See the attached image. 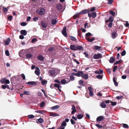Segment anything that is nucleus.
I'll list each match as a JSON object with an SVG mask.
<instances>
[{
  "instance_id": "1",
  "label": "nucleus",
  "mask_w": 129,
  "mask_h": 129,
  "mask_svg": "<svg viewBox=\"0 0 129 129\" xmlns=\"http://www.w3.org/2000/svg\"><path fill=\"white\" fill-rule=\"evenodd\" d=\"M59 71L58 70L56 69H54L50 70L49 72V73L50 76L53 77L55 76L57 74L59 73Z\"/></svg>"
},
{
  "instance_id": "2",
  "label": "nucleus",
  "mask_w": 129,
  "mask_h": 129,
  "mask_svg": "<svg viewBox=\"0 0 129 129\" xmlns=\"http://www.w3.org/2000/svg\"><path fill=\"white\" fill-rule=\"evenodd\" d=\"M37 13L39 15H43L45 12V10L43 8L38 9L37 11Z\"/></svg>"
},
{
  "instance_id": "3",
  "label": "nucleus",
  "mask_w": 129,
  "mask_h": 129,
  "mask_svg": "<svg viewBox=\"0 0 129 129\" xmlns=\"http://www.w3.org/2000/svg\"><path fill=\"white\" fill-rule=\"evenodd\" d=\"M62 35L65 37H67V28L66 27H64L62 31Z\"/></svg>"
},
{
  "instance_id": "4",
  "label": "nucleus",
  "mask_w": 129,
  "mask_h": 129,
  "mask_svg": "<svg viewBox=\"0 0 129 129\" xmlns=\"http://www.w3.org/2000/svg\"><path fill=\"white\" fill-rule=\"evenodd\" d=\"M37 82L36 81H31L28 82L27 83V84L31 86H35L37 85Z\"/></svg>"
},
{
  "instance_id": "5",
  "label": "nucleus",
  "mask_w": 129,
  "mask_h": 129,
  "mask_svg": "<svg viewBox=\"0 0 129 129\" xmlns=\"http://www.w3.org/2000/svg\"><path fill=\"white\" fill-rule=\"evenodd\" d=\"M67 123L66 122L63 121L61 124V126L59 127V129H64L65 128L64 127L66 126Z\"/></svg>"
},
{
  "instance_id": "6",
  "label": "nucleus",
  "mask_w": 129,
  "mask_h": 129,
  "mask_svg": "<svg viewBox=\"0 0 129 129\" xmlns=\"http://www.w3.org/2000/svg\"><path fill=\"white\" fill-rule=\"evenodd\" d=\"M89 11V10L88 9L83 10L80 12V14L82 15L88 13Z\"/></svg>"
},
{
  "instance_id": "7",
  "label": "nucleus",
  "mask_w": 129,
  "mask_h": 129,
  "mask_svg": "<svg viewBox=\"0 0 129 129\" xmlns=\"http://www.w3.org/2000/svg\"><path fill=\"white\" fill-rule=\"evenodd\" d=\"M102 55L101 54L99 53L95 55L94 56V58L95 59H98L100 57H102Z\"/></svg>"
},
{
  "instance_id": "8",
  "label": "nucleus",
  "mask_w": 129,
  "mask_h": 129,
  "mask_svg": "<svg viewBox=\"0 0 129 129\" xmlns=\"http://www.w3.org/2000/svg\"><path fill=\"white\" fill-rule=\"evenodd\" d=\"M104 117L103 116H100L98 117L96 119V120L100 121L101 120L104 119Z\"/></svg>"
},
{
  "instance_id": "9",
  "label": "nucleus",
  "mask_w": 129,
  "mask_h": 129,
  "mask_svg": "<svg viewBox=\"0 0 129 129\" xmlns=\"http://www.w3.org/2000/svg\"><path fill=\"white\" fill-rule=\"evenodd\" d=\"M68 81L66 82L67 81L64 79H63L61 80L60 83L62 84H66L68 82H70V80L69 79H68Z\"/></svg>"
},
{
  "instance_id": "10",
  "label": "nucleus",
  "mask_w": 129,
  "mask_h": 129,
  "mask_svg": "<svg viewBox=\"0 0 129 129\" xmlns=\"http://www.w3.org/2000/svg\"><path fill=\"white\" fill-rule=\"evenodd\" d=\"M70 49L73 51L77 50V46L73 45H71L70 46Z\"/></svg>"
},
{
  "instance_id": "11",
  "label": "nucleus",
  "mask_w": 129,
  "mask_h": 129,
  "mask_svg": "<svg viewBox=\"0 0 129 129\" xmlns=\"http://www.w3.org/2000/svg\"><path fill=\"white\" fill-rule=\"evenodd\" d=\"M36 69L37 70H35V73L38 76L40 75V69L39 68L37 67H36Z\"/></svg>"
},
{
  "instance_id": "12",
  "label": "nucleus",
  "mask_w": 129,
  "mask_h": 129,
  "mask_svg": "<svg viewBox=\"0 0 129 129\" xmlns=\"http://www.w3.org/2000/svg\"><path fill=\"white\" fill-rule=\"evenodd\" d=\"M85 38L89 42H92L95 39V38L94 37H93L92 39H89L88 37H86Z\"/></svg>"
},
{
  "instance_id": "13",
  "label": "nucleus",
  "mask_w": 129,
  "mask_h": 129,
  "mask_svg": "<svg viewBox=\"0 0 129 129\" xmlns=\"http://www.w3.org/2000/svg\"><path fill=\"white\" fill-rule=\"evenodd\" d=\"M83 73V72L82 71H79L77 73V76L78 77L82 76Z\"/></svg>"
},
{
  "instance_id": "14",
  "label": "nucleus",
  "mask_w": 129,
  "mask_h": 129,
  "mask_svg": "<svg viewBox=\"0 0 129 129\" xmlns=\"http://www.w3.org/2000/svg\"><path fill=\"white\" fill-rule=\"evenodd\" d=\"M95 73L97 74H101L103 73V71L101 70H99V71H95L94 72Z\"/></svg>"
},
{
  "instance_id": "15",
  "label": "nucleus",
  "mask_w": 129,
  "mask_h": 129,
  "mask_svg": "<svg viewBox=\"0 0 129 129\" xmlns=\"http://www.w3.org/2000/svg\"><path fill=\"white\" fill-rule=\"evenodd\" d=\"M10 41V38H9L7 39L4 42L5 45H9Z\"/></svg>"
},
{
  "instance_id": "16",
  "label": "nucleus",
  "mask_w": 129,
  "mask_h": 129,
  "mask_svg": "<svg viewBox=\"0 0 129 129\" xmlns=\"http://www.w3.org/2000/svg\"><path fill=\"white\" fill-rule=\"evenodd\" d=\"M115 60V59L114 57L112 56L111 57L109 60V62L110 63H113Z\"/></svg>"
},
{
  "instance_id": "17",
  "label": "nucleus",
  "mask_w": 129,
  "mask_h": 129,
  "mask_svg": "<svg viewBox=\"0 0 129 129\" xmlns=\"http://www.w3.org/2000/svg\"><path fill=\"white\" fill-rule=\"evenodd\" d=\"M20 33L24 36H25L27 34L26 30H21L20 31Z\"/></svg>"
},
{
  "instance_id": "18",
  "label": "nucleus",
  "mask_w": 129,
  "mask_h": 129,
  "mask_svg": "<svg viewBox=\"0 0 129 129\" xmlns=\"http://www.w3.org/2000/svg\"><path fill=\"white\" fill-rule=\"evenodd\" d=\"M9 8L8 7L7 8H5L4 7H3V10L5 13H6L7 12Z\"/></svg>"
},
{
  "instance_id": "19",
  "label": "nucleus",
  "mask_w": 129,
  "mask_h": 129,
  "mask_svg": "<svg viewBox=\"0 0 129 129\" xmlns=\"http://www.w3.org/2000/svg\"><path fill=\"white\" fill-rule=\"evenodd\" d=\"M82 77L85 79H87L88 78V76L87 74H83L82 76Z\"/></svg>"
},
{
  "instance_id": "20",
  "label": "nucleus",
  "mask_w": 129,
  "mask_h": 129,
  "mask_svg": "<svg viewBox=\"0 0 129 129\" xmlns=\"http://www.w3.org/2000/svg\"><path fill=\"white\" fill-rule=\"evenodd\" d=\"M113 21V18L111 16L110 17L109 19L106 20V22L107 23H108L109 22H112Z\"/></svg>"
},
{
  "instance_id": "21",
  "label": "nucleus",
  "mask_w": 129,
  "mask_h": 129,
  "mask_svg": "<svg viewBox=\"0 0 129 129\" xmlns=\"http://www.w3.org/2000/svg\"><path fill=\"white\" fill-rule=\"evenodd\" d=\"M42 27L44 28H46L47 26V24L46 23L44 22H42L41 23Z\"/></svg>"
},
{
  "instance_id": "22",
  "label": "nucleus",
  "mask_w": 129,
  "mask_h": 129,
  "mask_svg": "<svg viewBox=\"0 0 129 129\" xmlns=\"http://www.w3.org/2000/svg\"><path fill=\"white\" fill-rule=\"evenodd\" d=\"M100 106L103 108H105L106 106V105L105 103L103 102L101 103Z\"/></svg>"
},
{
  "instance_id": "23",
  "label": "nucleus",
  "mask_w": 129,
  "mask_h": 129,
  "mask_svg": "<svg viewBox=\"0 0 129 129\" xmlns=\"http://www.w3.org/2000/svg\"><path fill=\"white\" fill-rule=\"evenodd\" d=\"M38 59L41 61L44 60V58L43 56L41 55H40L38 57Z\"/></svg>"
},
{
  "instance_id": "24",
  "label": "nucleus",
  "mask_w": 129,
  "mask_h": 129,
  "mask_svg": "<svg viewBox=\"0 0 129 129\" xmlns=\"http://www.w3.org/2000/svg\"><path fill=\"white\" fill-rule=\"evenodd\" d=\"M101 47L98 46H95L94 47V49L95 50H101Z\"/></svg>"
},
{
  "instance_id": "25",
  "label": "nucleus",
  "mask_w": 129,
  "mask_h": 129,
  "mask_svg": "<svg viewBox=\"0 0 129 129\" xmlns=\"http://www.w3.org/2000/svg\"><path fill=\"white\" fill-rule=\"evenodd\" d=\"M85 37H87L89 36H93V34H91L90 33L88 32L85 34Z\"/></svg>"
},
{
  "instance_id": "26",
  "label": "nucleus",
  "mask_w": 129,
  "mask_h": 129,
  "mask_svg": "<svg viewBox=\"0 0 129 129\" xmlns=\"http://www.w3.org/2000/svg\"><path fill=\"white\" fill-rule=\"evenodd\" d=\"M60 106L58 105H56L52 107L51 108L53 110H56L59 108Z\"/></svg>"
},
{
  "instance_id": "27",
  "label": "nucleus",
  "mask_w": 129,
  "mask_h": 129,
  "mask_svg": "<svg viewBox=\"0 0 129 129\" xmlns=\"http://www.w3.org/2000/svg\"><path fill=\"white\" fill-rule=\"evenodd\" d=\"M83 47L80 46H77V50H83Z\"/></svg>"
},
{
  "instance_id": "28",
  "label": "nucleus",
  "mask_w": 129,
  "mask_h": 129,
  "mask_svg": "<svg viewBox=\"0 0 129 129\" xmlns=\"http://www.w3.org/2000/svg\"><path fill=\"white\" fill-rule=\"evenodd\" d=\"M33 56V55L31 53H28L26 54V56L27 58H30Z\"/></svg>"
},
{
  "instance_id": "29",
  "label": "nucleus",
  "mask_w": 129,
  "mask_h": 129,
  "mask_svg": "<svg viewBox=\"0 0 129 129\" xmlns=\"http://www.w3.org/2000/svg\"><path fill=\"white\" fill-rule=\"evenodd\" d=\"M117 36V35L115 32H114L112 34V37L113 39L115 38Z\"/></svg>"
},
{
  "instance_id": "30",
  "label": "nucleus",
  "mask_w": 129,
  "mask_h": 129,
  "mask_svg": "<svg viewBox=\"0 0 129 129\" xmlns=\"http://www.w3.org/2000/svg\"><path fill=\"white\" fill-rule=\"evenodd\" d=\"M91 17H92V18H95L96 16V14L95 12H94L91 13Z\"/></svg>"
},
{
  "instance_id": "31",
  "label": "nucleus",
  "mask_w": 129,
  "mask_h": 129,
  "mask_svg": "<svg viewBox=\"0 0 129 129\" xmlns=\"http://www.w3.org/2000/svg\"><path fill=\"white\" fill-rule=\"evenodd\" d=\"M51 22L52 24H55L57 22V21L55 19H52L51 20Z\"/></svg>"
},
{
  "instance_id": "32",
  "label": "nucleus",
  "mask_w": 129,
  "mask_h": 129,
  "mask_svg": "<svg viewBox=\"0 0 129 129\" xmlns=\"http://www.w3.org/2000/svg\"><path fill=\"white\" fill-rule=\"evenodd\" d=\"M35 112L42 114H43V113H44V111L40 110L35 111Z\"/></svg>"
},
{
  "instance_id": "33",
  "label": "nucleus",
  "mask_w": 129,
  "mask_h": 129,
  "mask_svg": "<svg viewBox=\"0 0 129 129\" xmlns=\"http://www.w3.org/2000/svg\"><path fill=\"white\" fill-rule=\"evenodd\" d=\"M81 14L79 13H77L75 14L73 16L74 18L75 19L76 18L78 17V16L79 15Z\"/></svg>"
},
{
  "instance_id": "34",
  "label": "nucleus",
  "mask_w": 129,
  "mask_h": 129,
  "mask_svg": "<svg viewBox=\"0 0 129 129\" xmlns=\"http://www.w3.org/2000/svg\"><path fill=\"white\" fill-rule=\"evenodd\" d=\"M83 116L82 115L79 114L77 116V118L79 119H81L83 117Z\"/></svg>"
},
{
  "instance_id": "35",
  "label": "nucleus",
  "mask_w": 129,
  "mask_h": 129,
  "mask_svg": "<svg viewBox=\"0 0 129 129\" xmlns=\"http://www.w3.org/2000/svg\"><path fill=\"white\" fill-rule=\"evenodd\" d=\"M110 13L113 17H114L115 15V13L112 11H110Z\"/></svg>"
},
{
  "instance_id": "36",
  "label": "nucleus",
  "mask_w": 129,
  "mask_h": 129,
  "mask_svg": "<svg viewBox=\"0 0 129 129\" xmlns=\"http://www.w3.org/2000/svg\"><path fill=\"white\" fill-rule=\"evenodd\" d=\"M54 86L55 87H57L58 88H61V86H60V85L57 84H54Z\"/></svg>"
},
{
  "instance_id": "37",
  "label": "nucleus",
  "mask_w": 129,
  "mask_h": 129,
  "mask_svg": "<svg viewBox=\"0 0 129 129\" xmlns=\"http://www.w3.org/2000/svg\"><path fill=\"white\" fill-rule=\"evenodd\" d=\"M6 79L5 78H4L3 79H1L0 81L2 84L5 83Z\"/></svg>"
},
{
  "instance_id": "38",
  "label": "nucleus",
  "mask_w": 129,
  "mask_h": 129,
  "mask_svg": "<svg viewBox=\"0 0 129 129\" xmlns=\"http://www.w3.org/2000/svg\"><path fill=\"white\" fill-rule=\"evenodd\" d=\"M23 94L26 95H28L30 93V92L29 91H24L23 92Z\"/></svg>"
},
{
  "instance_id": "39",
  "label": "nucleus",
  "mask_w": 129,
  "mask_h": 129,
  "mask_svg": "<svg viewBox=\"0 0 129 129\" xmlns=\"http://www.w3.org/2000/svg\"><path fill=\"white\" fill-rule=\"evenodd\" d=\"M57 8L58 10H60L61 9L62 6L60 4L58 5L57 6Z\"/></svg>"
},
{
  "instance_id": "40",
  "label": "nucleus",
  "mask_w": 129,
  "mask_h": 129,
  "mask_svg": "<svg viewBox=\"0 0 129 129\" xmlns=\"http://www.w3.org/2000/svg\"><path fill=\"white\" fill-rule=\"evenodd\" d=\"M122 125L123 127L124 128H128V126L126 124L123 123Z\"/></svg>"
},
{
  "instance_id": "41",
  "label": "nucleus",
  "mask_w": 129,
  "mask_h": 129,
  "mask_svg": "<svg viewBox=\"0 0 129 129\" xmlns=\"http://www.w3.org/2000/svg\"><path fill=\"white\" fill-rule=\"evenodd\" d=\"M50 116L55 117L56 116H59V115L54 113H52L51 114Z\"/></svg>"
},
{
  "instance_id": "42",
  "label": "nucleus",
  "mask_w": 129,
  "mask_h": 129,
  "mask_svg": "<svg viewBox=\"0 0 129 129\" xmlns=\"http://www.w3.org/2000/svg\"><path fill=\"white\" fill-rule=\"evenodd\" d=\"M45 104V103L44 102H43L41 103L40 105V106L41 107H43Z\"/></svg>"
},
{
  "instance_id": "43",
  "label": "nucleus",
  "mask_w": 129,
  "mask_h": 129,
  "mask_svg": "<svg viewBox=\"0 0 129 129\" xmlns=\"http://www.w3.org/2000/svg\"><path fill=\"white\" fill-rule=\"evenodd\" d=\"M47 81L46 80H43L42 81L41 83L42 84L44 85L47 83Z\"/></svg>"
},
{
  "instance_id": "44",
  "label": "nucleus",
  "mask_w": 129,
  "mask_h": 129,
  "mask_svg": "<svg viewBox=\"0 0 129 129\" xmlns=\"http://www.w3.org/2000/svg\"><path fill=\"white\" fill-rule=\"evenodd\" d=\"M27 117L30 118H33L34 117V116L33 115H28Z\"/></svg>"
},
{
  "instance_id": "45",
  "label": "nucleus",
  "mask_w": 129,
  "mask_h": 129,
  "mask_svg": "<svg viewBox=\"0 0 129 129\" xmlns=\"http://www.w3.org/2000/svg\"><path fill=\"white\" fill-rule=\"evenodd\" d=\"M96 77L99 79H101L102 78L103 76L102 75H98L96 76Z\"/></svg>"
},
{
  "instance_id": "46",
  "label": "nucleus",
  "mask_w": 129,
  "mask_h": 129,
  "mask_svg": "<svg viewBox=\"0 0 129 129\" xmlns=\"http://www.w3.org/2000/svg\"><path fill=\"white\" fill-rule=\"evenodd\" d=\"M70 37L72 41H76V38L75 37H73L72 36H70Z\"/></svg>"
},
{
  "instance_id": "47",
  "label": "nucleus",
  "mask_w": 129,
  "mask_h": 129,
  "mask_svg": "<svg viewBox=\"0 0 129 129\" xmlns=\"http://www.w3.org/2000/svg\"><path fill=\"white\" fill-rule=\"evenodd\" d=\"M121 60H120L117 61H116L114 63V65H116L118 64V63H120L121 62Z\"/></svg>"
},
{
  "instance_id": "48",
  "label": "nucleus",
  "mask_w": 129,
  "mask_h": 129,
  "mask_svg": "<svg viewBox=\"0 0 129 129\" xmlns=\"http://www.w3.org/2000/svg\"><path fill=\"white\" fill-rule=\"evenodd\" d=\"M83 81L82 80H80L79 81V85H82L83 84Z\"/></svg>"
},
{
  "instance_id": "49",
  "label": "nucleus",
  "mask_w": 129,
  "mask_h": 129,
  "mask_svg": "<svg viewBox=\"0 0 129 129\" xmlns=\"http://www.w3.org/2000/svg\"><path fill=\"white\" fill-rule=\"evenodd\" d=\"M95 125L97 127L100 128H101L103 127V126L99 124H96Z\"/></svg>"
},
{
  "instance_id": "50",
  "label": "nucleus",
  "mask_w": 129,
  "mask_h": 129,
  "mask_svg": "<svg viewBox=\"0 0 129 129\" xmlns=\"http://www.w3.org/2000/svg\"><path fill=\"white\" fill-rule=\"evenodd\" d=\"M88 89L89 91V92L93 91V89L91 88V87L90 86L88 88Z\"/></svg>"
},
{
  "instance_id": "51",
  "label": "nucleus",
  "mask_w": 129,
  "mask_h": 129,
  "mask_svg": "<svg viewBox=\"0 0 129 129\" xmlns=\"http://www.w3.org/2000/svg\"><path fill=\"white\" fill-rule=\"evenodd\" d=\"M38 121L40 123H42L44 121L41 118L39 119H38Z\"/></svg>"
},
{
  "instance_id": "52",
  "label": "nucleus",
  "mask_w": 129,
  "mask_h": 129,
  "mask_svg": "<svg viewBox=\"0 0 129 129\" xmlns=\"http://www.w3.org/2000/svg\"><path fill=\"white\" fill-rule=\"evenodd\" d=\"M126 54V52L125 50H123L122 52L121 53V55L122 56H124Z\"/></svg>"
},
{
  "instance_id": "53",
  "label": "nucleus",
  "mask_w": 129,
  "mask_h": 129,
  "mask_svg": "<svg viewBox=\"0 0 129 129\" xmlns=\"http://www.w3.org/2000/svg\"><path fill=\"white\" fill-rule=\"evenodd\" d=\"M70 121L72 124H76L75 122L72 119H71L70 120Z\"/></svg>"
},
{
  "instance_id": "54",
  "label": "nucleus",
  "mask_w": 129,
  "mask_h": 129,
  "mask_svg": "<svg viewBox=\"0 0 129 129\" xmlns=\"http://www.w3.org/2000/svg\"><path fill=\"white\" fill-rule=\"evenodd\" d=\"M37 94L39 96H42L43 95L42 93L40 91H39L37 92Z\"/></svg>"
},
{
  "instance_id": "55",
  "label": "nucleus",
  "mask_w": 129,
  "mask_h": 129,
  "mask_svg": "<svg viewBox=\"0 0 129 129\" xmlns=\"http://www.w3.org/2000/svg\"><path fill=\"white\" fill-rule=\"evenodd\" d=\"M38 19V17H34L33 19V20L34 21L36 22V21H37Z\"/></svg>"
},
{
  "instance_id": "56",
  "label": "nucleus",
  "mask_w": 129,
  "mask_h": 129,
  "mask_svg": "<svg viewBox=\"0 0 129 129\" xmlns=\"http://www.w3.org/2000/svg\"><path fill=\"white\" fill-rule=\"evenodd\" d=\"M110 103H111V105L112 106H115L116 105V102H110Z\"/></svg>"
},
{
  "instance_id": "57",
  "label": "nucleus",
  "mask_w": 129,
  "mask_h": 129,
  "mask_svg": "<svg viewBox=\"0 0 129 129\" xmlns=\"http://www.w3.org/2000/svg\"><path fill=\"white\" fill-rule=\"evenodd\" d=\"M117 68V66H115L113 68V72H115Z\"/></svg>"
},
{
  "instance_id": "58",
  "label": "nucleus",
  "mask_w": 129,
  "mask_h": 129,
  "mask_svg": "<svg viewBox=\"0 0 129 129\" xmlns=\"http://www.w3.org/2000/svg\"><path fill=\"white\" fill-rule=\"evenodd\" d=\"M27 24V23L24 22H22L21 23V25L22 26H26Z\"/></svg>"
},
{
  "instance_id": "59",
  "label": "nucleus",
  "mask_w": 129,
  "mask_h": 129,
  "mask_svg": "<svg viewBox=\"0 0 129 129\" xmlns=\"http://www.w3.org/2000/svg\"><path fill=\"white\" fill-rule=\"evenodd\" d=\"M5 54L7 56H9V54L8 50H7L5 51Z\"/></svg>"
},
{
  "instance_id": "60",
  "label": "nucleus",
  "mask_w": 129,
  "mask_h": 129,
  "mask_svg": "<svg viewBox=\"0 0 129 129\" xmlns=\"http://www.w3.org/2000/svg\"><path fill=\"white\" fill-rule=\"evenodd\" d=\"M95 8L94 7H93L91 8L90 10L89 11L90 12L93 11H95Z\"/></svg>"
},
{
  "instance_id": "61",
  "label": "nucleus",
  "mask_w": 129,
  "mask_h": 129,
  "mask_svg": "<svg viewBox=\"0 0 129 129\" xmlns=\"http://www.w3.org/2000/svg\"><path fill=\"white\" fill-rule=\"evenodd\" d=\"M21 76L22 77V78L23 80H25V76L24 74H21Z\"/></svg>"
},
{
  "instance_id": "62",
  "label": "nucleus",
  "mask_w": 129,
  "mask_h": 129,
  "mask_svg": "<svg viewBox=\"0 0 129 129\" xmlns=\"http://www.w3.org/2000/svg\"><path fill=\"white\" fill-rule=\"evenodd\" d=\"M113 2V0H109L108 1V4H111Z\"/></svg>"
},
{
  "instance_id": "63",
  "label": "nucleus",
  "mask_w": 129,
  "mask_h": 129,
  "mask_svg": "<svg viewBox=\"0 0 129 129\" xmlns=\"http://www.w3.org/2000/svg\"><path fill=\"white\" fill-rule=\"evenodd\" d=\"M55 82H56L57 83H58L59 84H60V81L58 79L55 80Z\"/></svg>"
},
{
  "instance_id": "64",
  "label": "nucleus",
  "mask_w": 129,
  "mask_h": 129,
  "mask_svg": "<svg viewBox=\"0 0 129 129\" xmlns=\"http://www.w3.org/2000/svg\"><path fill=\"white\" fill-rule=\"evenodd\" d=\"M54 50V48L53 47H51L48 49V50L52 52Z\"/></svg>"
}]
</instances>
